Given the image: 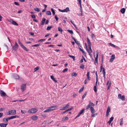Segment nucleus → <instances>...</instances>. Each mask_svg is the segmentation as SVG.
Masks as SVG:
<instances>
[{
	"mask_svg": "<svg viewBox=\"0 0 127 127\" xmlns=\"http://www.w3.org/2000/svg\"><path fill=\"white\" fill-rule=\"evenodd\" d=\"M40 45V44H34L32 46V47H36L38 46H39Z\"/></svg>",
	"mask_w": 127,
	"mask_h": 127,
	"instance_id": "de8ad7c7",
	"label": "nucleus"
},
{
	"mask_svg": "<svg viewBox=\"0 0 127 127\" xmlns=\"http://www.w3.org/2000/svg\"><path fill=\"white\" fill-rule=\"evenodd\" d=\"M0 94L1 96L3 97L7 96L5 93L2 90H0Z\"/></svg>",
	"mask_w": 127,
	"mask_h": 127,
	"instance_id": "7ed1b4c3",
	"label": "nucleus"
},
{
	"mask_svg": "<svg viewBox=\"0 0 127 127\" xmlns=\"http://www.w3.org/2000/svg\"><path fill=\"white\" fill-rule=\"evenodd\" d=\"M125 8H122L120 10L122 14H124L125 13Z\"/></svg>",
	"mask_w": 127,
	"mask_h": 127,
	"instance_id": "412c9836",
	"label": "nucleus"
},
{
	"mask_svg": "<svg viewBox=\"0 0 127 127\" xmlns=\"http://www.w3.org/2000/svg\"><path fill=\"white\" fill-rule=\"evenodd\" d=\"M10 112H11V113L12 114V115H15L16 114V111L15 110H10Z\"/></svg>",
	"mask_w": 127,
	"mask_h": 127,
	"instance_id": "4468645a",
	"label": "nucleus"
},
{
	"mask_svg": "<svg viewBox=\"0 0 127 127\" xmlns=\"http://www.w3.org/2000/svg\"><path fill=\"white\" fill-rule=\"evenodd\" d=\"M73 108V107H71L70 108H69V109H67V111H71V110H72V109Z\"/></svg>",
	"mask_w": 127,
	"mask_h": 127,
	"instance_id": "0e129e2a",
	"label": "nucleus"
},
{
	"mask_svg": "<svg viewBox=\"0 0 127 127\" xmlns=\"http://www.w3.org/2000/svg\"><path fill=\"white\" fill-rule=\"evenodd\" d=\"M51 10L52 12L53 15H55V12L54 9H53V8H51Z\"/></svg>",
	"mask_w": 127,
	"mask_h": 127,
	"instance_id": "e433bc0d",
	"label": "nucleus"
},
{
	"mask_svg": "<svg viewBox=\"0 0 127 127\" xmlns=\"http://www.w3.org/2000/svg\"><path fill=\"white\" fill-rule=\"evenodd\" d=\"M92 107L90 104H89L88 105L86 106V109H88L90 108V107Z\"/></svg>",
	"mask_w": 127,
	"mask_h": 127,
	"instance_id": "49530a36",
	"label": "nucleus"
},
{
	"mask_svg": "<svg viewBox=\"0 0 127 127\" xmlns=\"http://www.w3.org/2000/svg\"><path fill=\"white\" fill-rule=\"evenodd\" d=\"M14 4L17 5H19V4L18 2H14Z\"/></svg>",
	"mask_w": 127,
	"mask_h": 127,
	"instance_id": "bf43d9fd",
	"label": "nucleus"
},
{
	"mask_svg": "<svg viewBox=\"0 0 127 127\" xmlns=\"http://www.w3.org/2000/svg\"><path fill=\"white\" fill-rule=\"evenodd\" d=\"M52 28V26H48L47 28V30L48 31H49L50 30L51 28Z\"/></svg>",
	"mask_w": 127,
	"mask_h": 127,
	"instance_id": "4c0bfd02",
	"label": "nucleus"
},
{
	"mask_svg": "<svg viewBox=\"0 0 127 127\" xmlns=\"http://www.w3.org/2000/svg\"><path fill=\"white\" fill-rule=\"evenodd\" d=\"M102 73L103 74H105V69L104 68H103V69L102 70Z\"/></svg>",
	"mask_w": 127,
	"mask_h": 127,
	"instance_id": "4d7b16f0",
	"label": "nucleus"
},
{
	"mask_svg": "<svg viewBox=\"0 0 127 127\" xmlns=\"http://www.w3.org/2000/svg\"><path fill=\"white\" fill-rule=\"evenodd\" d=\"M79 49L80 50V51H81V52H82L83 53V54H84L85 53V52L83 49H82L80 48H79Z\"/></svg>",
	"mask_w": 127,
	"mask_h": 127,
	"instance_id": "5fc2aeb1",
	"label": "nucleus"
},
{
	"mask_svg": "<svg viewBox=\"0 0 127 127\" xmlns=\"http://www.w3.org/2000/svg\"><path fill=\"white\" fill-rule=\"evenodd\" d=\"M18 43L19 45L22 48L24 46V45L22 44V43L19 40H18Z\"/></svg>",
	"mask_w": 127,
	"mask_h": 127,
	"instance_id": "5701e85b",
	"label": "nucleus"
},
{
	"mask_svg": "<svg viewBox=\"0 0 127 127\" xmlns=\"http://www.w3.org/2000/svg\"><path fill=\"white\" fill-rule=\"evenodd\" d=\"M51 79H52V80H53L54 78V77L53 75H51Z\"/></svg>",
	"mask_w": 127,
	"mask_h": 127,
	"instance_id": "774afa93",
	"label": "nucleus"
},
{
	"mask_svg": "<svg viewBox=\"0 0 127 127\" xmlns=\"http://www.w3.org/2000/svg\"><path fill=\"white\" fill-rule=\"evenodd\" d=\"M57 106H54L49 107L48 109H46L44 111L45 113L49 112L51 111L54 110L56 108H57Z\"/></svg>",
	"mask_w": 127,
	"mask_h": 127,
	"instance_id": "f257e3e1",
	"label": "nucleus"
},
{
	"mask_svg": "<svg viewBox=\"0 0 127 127\" xmlns=\"http://www.w3.org/2000/svg\"><path fill=\"white\" fill-rule=\"evenodd\" d=\"M55 18L56 19V21H57L58 20V18L57 17V15H55Z\"/></svg>",
	"mask_w": 127,
	"mask_h": 127,
	"instance_id": "6e6d98bb",
	"label": "nucleus"
},
{
	"mask_svg": "<svg viewBox=\"0 0 127 127\" xmlns=\"http://www.w3.org/2000/svg\"><path fill=\"white\" fill-rule=\"evenodd\" d=\"M38 119V117L37 116H33L31 117V119L33 121H35Z\"/></svg>",
	"mask_w": 127,
	"mask_h": 127,
	"instance_id": "9b49d317",
	"label": "nucleus"
},
{
	"mask_svg": "<svg viewBox=\"0 0 127 127\" xmlns=\"http://www.w3.org/2000/svg\"><path fill=\"white\" fill-rule=\"evenodd\" d=\"M46 20V19L45 18H42V20L41 21V25H43L44 24Z\"/></svg>",
	"mask_w": 127,
	"mask_h": 127,
	"instance_id": "dca6fc26",
	"label": "nucleus"
},
{
	"mask_svg": "<svg viewBox=\"0 0 127 127\" xmlns=\"http://www.w3.org/2000/svg\"><path fill=\"white\" fill-rule=\"evenodd\" d=\"M19 45L16 42H15V44L14 46H12V48L15 50H16L18 49Z\"/></svg>",
	"mask_w": 127,
	"mask_h": 127,
	"instance_id": "0eeeda50",
	"label": "nucleus"
},
{
	"mask_svg": "<svg viewBox=\"0 0 127 127\" xmlns=\"http://www.w3.org/2000/svg\"><path fill=\"white\" fill-rule=\"evenodd\" d=\"M69 106V104H67L65 106L63 107H61L60 109L61 110H64L67 108Z\"/></svg>",
	"mask_w": 127,
	"mask_h": 127,
	"instance_id": "20e7f679",
	"label": "nucleus"
},
{
	"mask_svg": "<svg viewBox=\"0 0 127 127\" xmlns=\"http://www.w3.org/2000/svg\"><path fill=\"white\" fill-rule=\"evenodd\" d=\"M46 14L48 15H51V13L50 11H48L46 12Z\"/></svg>",
	"mask_w": 127,
	"mask_h": 127,
	"instance_id": "bb28decb",
	"label": "nucleus"
},
{
	"mask_svg": "<svg viewBox=\"0 0 127 127\" xmlns=\"http://www.w3.org/2000/svg\"><path fill=\"white\" fill-rule=\"evenodd\" d=\"M22 48H23V49L26 51H28L29 50V49H27L26 48V47L24 46Z\"/></svg>",
	"mask_w": 127,
	"mask_h": 127,
	"instance_id": "7c9ffc66",
	"label": "nucleus"
},
{
	"mask_svg": "<svg viewBox=\"0 0 127 127\" xmlns=\"http://www.w3.org/2000/svg\"><path fill=\"white\" fill-rule=\"evenodd\" d=\"M114 119V118L113 117H112L110 119V120L112 122L113 121Z\"/></svg>",
	"mask_w": 127,
	"mask_h": 127,
	"instance_id": "052dcab7",
	"label": "nucleus"
},
{
	"mask_svg": "<svg viewBox=\"0 0 127 127\" xmlns=\"http://www.w3.org/2000/svg\"><path fill=\"white\" fill-rule=\"evenodd\" d=\"M77 74L76 72H74L71 74L72 76H76L77 75Z\"/></svg>",
	"mask_w": 127,
	"mask_h": 127,
	"instance_id": "c9c22d12",
	"label": "nucleus"
},
{
	"mask_svg": "<svg viewBox=\"0 0 127 127\" xmlns=\"http://www.w3.org/2000/svg\"><path fill=\"white\" fill-rule=\"evenodd\" d=\"M68 70V68H65L63 70V72H65L67 71Z\"/></svg>",
	"mask_w": 127,
	"mask_h": 127,
	"instance_id": "3c124183",
	"label": "nucleus"
},
{
	"mask_svg": "<svg viewBox=\"0 0 127 127\" xmlns=\"http://www.w3.org/2000/svg\"><path fill=\"white\" fill-rule=\"evenodd\" d=\"M115 56L114 54H113L111 56L110 59L109 60V62L111 63L113 62L114 60L115 59Z\"/></svg>",
	"mask_w": 127,
	"mask_h": 127,
	"instance_id": "9d476101",
	"label": "nucleus"
},
{
	"mask_svg": "<svg viewBox=\"0 0 127 127\" xmlns=\"http://www.w3.org/2000/svg\"><path fill=\"white\" fill-rule=\"evenodd\" d=\"M7 124H8L1 123L0 124V126L1 127H6Z\"/></svg>",
	"mask_w": 127,
	"mask_h": 127,
	"instance_id": "2eb2a0df",
	"label": "nucleus"
},
{
	"mask_svg": "<svg viewBox=\"0 0 127 127\" xmlns=\"http://www.w3.org/2000/svg\"><path fill=\"white\" fill-rule=\"evenodd\" d=\"M10 111H9L7 113V115H12V114L11 113V112H10Z\"/></svg>",
	"mask_w": 127,
	"mask_h": 127,
	"instance_id": "13d9d810",
	"label": "nucleus"
},
{
	"mask_svg": "<svg viewBox=\"0 0 127 127\" xmlns=\"http://www.w3.org/2000/svg\"><path fill=\"white\" fill-rule=\"evenodd\" d=\"M87 51L89 53V55H90V57H92V55L91 53V52H90L89 51V49H88V48L87 49Z\"/></svg>",
	"mask_w": 127,
	"mask_h": 127,
	"instance_id": "ea45409f",
	"label": "nucleus"
},
{
	"mask_svg": "<svg viewBox=\"0 0 127 127\" xmlns=\"http://www.w3.org/2000/svg\"><path fill=\"white\" fill-rule=\"evenodd\" d=\"M118 98L121 99L122 100H124L125 99V97L124 95L122 96L121 94H119L118 95Z\"/></svg>",
	"mask_w": 127,
	"mask_h": 127,
	"instance_id": "423d86ee",
	"label": "nucleus"
},
{
	"mask_svg": "<svg viewBox=\"0 0 127 127\" xmlns=\"http://www.w3.org/2000/svg\"><path fill=\"white\" fill-rule=\"evenodd\" d=\"M110 107L109 106H108V107L106 112L109 113L110 112Z\"/></svg>",
	"mask_w": 127,
	"mask_h": 127,
	"instance_id": "c85d7f7f",
	"label": "nucleus"
},
{
	"mask_svg": "<svg viewBox=\"0 0 127 127\" xmlns=\"http://www.w3.org/2000/svg\"><path fill=\"white\" fill-rule=\"evenodd\" d=\"M63 119L65 121L66 120H67L68 119V117H65Z\"/></svg>",
	"mask_w": 127,
	"mask_h": 127,
	"instance_id": "8fccbe9b",
	"label": "nucleus"
},
{
	"mask_svg": "<svg viewBox=\"0 0 127 127\" xmlns=\"http://www.w3.org/2000/svg\"><path fill=\"white\" fill-rule=\"evenodd\" d=\"M87 42L88 44V46L91 45V42L90 41L88 37H87Z\"/></svg>",
	"mask_w": 127,
	"mask_h": 127,
	"instance_id": "4be33fe9",
	"label": "nucleus"
},
{
	"mask_svg": "<svg viewBox=\"0 0 127 127\" xmlns=\"http://www.w3.org/2000/svg\"><path fill=\"white\" fill-rule=\"evenodd\" d=\"M89 104H90V106L92 107L94 106L95 105V104L93 103V102H91L90 100L89 101Z\"/></svg>",
	"mask_w": 127,
	"mask_h": 127,
	"instance_id": "aec40b11",
	"label": "nucleus"
},
{
	"mask_svg": "<svg viewBox=\"0 0 127 127\" xmlns=\"http://www.w3.org/2000/svg\"><path fill=\"white\" fill-rule=\"evenodd\" d=\"M108 44H109V45L110 46H111L113 47H115V46L111 43H108Z\"/></svg>",
	"mask_w": 127,
	"mask_h": 127,
	"instance_id": "cd10ccee",
	"label": "nucleus"
},
{
	"mask_svg": "<svg viewBox=\"0 0 127 127\" xmlns=\"http://www.w3.org/2000/svg\"><path fill=\"white\" fill-rule=\"evenodd\" d=\"M14 78L16 79H19L20 78L19 76L17 74H15L13 75Z\"/></svg>",
	"mask_w": 127,
	"mask_h": 127,
	"instance_id": "ddd939ff",
	"label": "nucleus"
},
{
	"mask_svg": "<svg viewBox=\"0 0 127 127\" xmlns=\"http://www.w3.org/2000/svg\"><path fill=\"white\" fill-rule=\"evenodd\" d=\"M70 22H71V23L75 27L76 29H77V27L76 25L71 20H70Z\"/></svg>",
	"mask_w": 127,
	"mask_h": 127,
	"instance_id": "79ce46f5",
	"label": "nucleus"
},
{
	"mask_svg": "<svg viewBox=\"0 0 127 127\" xmlns=\"http://www.w3.org/2000/svg\"><path fill=\"white\" fill-rule=\"evenodd\" d=\"M68 56L69 57L72 58L73 59V60L74 61L75 60V57L74 56H73L71 55H68Z\"/></svg>",
	"mask_w": 127,
	"mask_h": 127,
	"instance_id": "a878e982",
	"label": "nucleus"
},
{
	"mask_svg": "<svg viewBox=\"0 0 127 127\" xmlns=\"http://www.w3.org/2000/svg\"><path fill=\"white\" fill-rule=\"evenodd\" d=\"M8 21L9 22H10L11 23V24L13 25L17 26H18V24L16 23V22L13 19H10Z\"/></svg>",
	"mask_w": 127,
	"mask_h": 127,
	"instance_id": "1a4fd4ad",
	"label": "nucleus"
},
{
	"mask_svg": "<svg viewBox=\"0 0 127 127\" xmlns=\"http://www.w3.org/2000/svg\"><path fill=\"white\" fill-rule=\"evenodd\" d=\"M21 113L22 114H24L26 112V111H24V112L22 110H21Z\"/></svg>",
	"mask_w": 127,
	"mask_h": 127,
	"instance_id": "69168bd1",
	"label": "nucleus"
},
{
	"mask_svg": "<svg viewBox=\"0 0 127 127\" xmlns=\"http://www.w3.org/2000/svg\"><path fill=\"white\" fill-rule=\"evenodd\" d=\"M65 12H67L68 11H69L70 10L68 7H67L65 9H64Z\"/></svg>",
	"mask_w": 127,
	"mask_h": 127,
	"instance_id": "c756f323",
	"label": "nucleus"
},
{
	"mask_svg": "<svg viewBox=\"0 0 127 127\" xmlns=\"http://www.w3.org/2000/svg\"><path fill=\"white\" fill-rule=\"evenodd\" d=\"M9 118V117L6 118H4L3 119V120L4 122H5V123L7 124L8 123V120H10Z\"/></svg>",
	"mask_w": 127,
	"mask_h": 127,
	"instance_id": "f8f14e48",
	"label": "nucleus"
},
{
	"mask_svg": "<svg viewBox=\"0 0 127 127\" xmlns=\"http://www.w3.org/2000/svg\"><path fill=\"white\" fill-rule=\"evenodd\" d=\"M98 51H96V56L95 58V60L94 62V64L95 65H96V63L98 64Z\"/></svg>",
	"mask_w": 127,
	"mask_h": 127,
	"instance_id": "6e6552de",
	"label": "nucleus"
},
{
	"mask_svg": "<svg viewBox=\"0 0 127 127\" xmlns=\"http://www.w3.org/2000/svg\"><path fill=\"white\" fill-rule=\"evenodd\" d=\"M85 65L83 64H82L80 66V68L82 69H84L85 68Z\"/></svg>",
	"mask_w": 127,
	"mask_h": 127,
	"instance_id": "b1692460",
	"label": "nucleus"
},
{
	"mask_svg": "<svg viewBox=\"0 0 127 127\" xmlns=\"http://www.w3.org/2000/svg\"><path fill=\"white\" fill-rule=\"evenodd\" d=\"M4 46H5V47H6V48H7V49L8 50V46L6 45V44H4Z\"/></svg>",
	"mask_w": 127,
	"mask_h": 127,
	"instance_id": "e2e57ef3",
	"label": "nucleus"
},
{
	"mask_svg": "<svg viewBox=\"0 0 127 127\" xmlns=\"http://www.w3.org/2000/svg\"><path fill=\"white\" fill-rule=\"evenodd\" d=\"M26 84H22L21 86V89L22 92H24L26 89Z\"/></svg>",
	"mask_w": 127,
	"mask_h": 127,
	"instance_id": "39448f33",
	"label": "nucleus"
},
{
	"mask_svg": "<svg viewBox=\"0 0 127 127\" xmlns=\"http://www.w3.org/2000/svg\"><path fill=\"white\" fill-rule=\"evenodd\" d=\"M84 110V109H82L79 113L81 115L83 112Z\"/></svg>",
	"mask_w": 127,
	"mask_h": 127,
	"instance_id": "c03bdc74",
	"label": "nucleus"
},
{
	"mask_svg": "<svg viewBox=\"0 0 127 127\" xmlns=\"http://www.w3.org/2000/svg\"><path fill=\"white\" fill-rule=\"evenodd\" d=\"M58 31H59L61 32V34H62V32L63 31V30H62V29L60 27H58Z\"/></svg>",
	"mask_w": 127,
	"mask_h": 127,
	"instance_id": "72a5a7b5",
	"label": "nucleus"
},
{
	"mask_svg": "<svg viewBox=\"0 0 127 127\" xmlns=\"http://www.w3.org/2000/svg\"><path fill=\"white\" fill-rule=\"evenodd\" d=\"M39 69V67L38 66L37 67H36L35 68H34V72L36 71L37 70H38Z\"/></svg>",
	"mask_w": 127,
	"mask_h": 127,
	"instance_id": "37998d69",
	"label": "nucleus"
},
{
	"mask_svg": "<svg viewBox=\"0 0 127 127\" xmlns=\"http://www.w3.org/2000/svg\"><path fill=\"white\" fill-rule=\"evenodd\" d=\"M91 37L92 38V39H94L95 37V35L93 34H92L91 35Z\"/></svg>",
	"mask_w": 127,
	"mask_h": 127,
	"instance_id": "864d4df0",
	"label": "nucleus"
},
{
	"mask_svg": "<svg viewBox=\"0 0 127 127\" xmlns=\"http://www.w3.org/2000/svg\"><path fill=\"white\" fill-rule=\"evenodd\" d=\"M46 39H41L39 40L38 41V42H43V41H44Z\"/></svg>",
	"mask_w": 127,
	"mask_h": 127,
	"instance_id": "58836bf2",
	"label": "nucleus"
},
{
	"mask_svg": "<svg viewBox=\"0 0 127 127\" xmlns=\"http://www.w3.org/2000/svg\"><path fill=\"white\" fill-rule=\"evenodd\" d=\"M75 43L78 45H80V43L78 41H77V40L75 41Z\"/></svg>",
	"mask_w": 127,
	"mask_h": 127,
	"instance_id": "603ef678",
	"label": "nucleus"
},
{
	"mask_svg": "<svg viewBox=\"0 0 127 127\" xmlns=\"http://www.w3.org/2000/svg\"><path fill=\"white\" fill-rule=\"evenodd\" d=\"M94 91L95 92H97V90L96 89V86H94Z\"/></svg>",
	"mask_w": 127,
	"mask_h": 127,
	"instance_id": "a19ab883",
	"label": "nucleus"
},
{
	"mask_svg": "<svg viewBox=\"0 0 127 127\" xmlns=\"http://www.w3.org/2000/svg\"><path fill=\"white\" fill-rule=\"evenodd\" d=\"M31 17L33 18V19H35L36 18V16H35L33 14H32L31 15Z\"/></svg>",
	"mask_w": 127,
	"mask_h": 127,
	"instance_id": "a18cd8bd",
	"label": "nucleus"
},
{
	"mask_svg": "<svg viewBox=\"0 0 127 127\" xmlns=\"http://www.w3.org/2000/svg\"><path fill=\"white\" fill-rule=\"evenodd\" d=\"M88 46H89V51L90 52L92 53L93 51L91 49V45H89Z\"/></svg>",
	"mask_w": 127,
	"mask_h": 127,
	"instance_id": "2f4dec72",
	"label": "nucleus"
},
{
	"mask_svg": "<svg viewBox=\"0 0 127 127\" xmlns=\"http://www.w3.org/2000/svg\"><path fill=\"white\" fill-rule=\"evenodd\" d=\"M67 31L71 34H73V32L72 30H68Z\"/></svg>",
	"mask_w": 127,
	"mask_h": 127,
	"instance_id": "f704fd0d",
	"label": "nucleus"
},
{
	"mask_svg": "<svg viewBox=\"0 0 127 127\" xmlns=\"http://www.w3.org/2000/svg\"><path fill=\"white\" fill-rule=\"evenodd\" d=\"M90 109L91 113L92 114L94 113L95 110L94 108L93 107H91Z\"/></svg>",
	"mask_w": 127,
	"mask_h": 127,
	"instance_id": "6ab92c4d",
	"label": "nucleus"
},
{
	"mask_svg": "<svg viewBox=\"0 0 127 127\" xmlns=\"http://www.w3.org/2000/svg\"><path fill=\"white\" fill-rule=\"evenodd\" d=\"M16 117H17V118H18L19 117V116H17V115L11 116L10 117H9V119H10V120L11 119H13L15 118Z\"/></svg>",
	"mask_w": 127,
	"mask_h": 127,
	"instance_id": "a211bd4d",
	"label": "nucleus"
},
{
	"mask_svg": "<svg viewBox=\"0 0 127 127\" xmlns=\"http://www.w3.org/2000/svg\"><path fill=\"white\" fill-rule=\"evenodd\" d=\"M3 113H0V118H1L2 117L3 115Z\"/></svg>",
	"mask_w": 127,
	"mask_h": 127,
	"instance_id": "338daca9",
	"label": "nucleus"
},
{
	"mask_svg": "<svg viewBox=\"0 0 127 127\" xmlns=\"http://www.w3.org/2000/svg\"><path fill=\"white\" fill-rule=\"evenodd\" d=\"M84 89V87H82L79 90V93H80L83 91Z\"/></svg>",
	"mask_w": 127,
	"mask_h": 127,
	"instance_id": "473e14b6",
	"label": "nucleus"
},
{
	"mask_svg": "<svg viewBox=\"0 0 127 127\" xmlns=\"http://www.w3.org/2000/svg\"><path fill=\"white\" fill-rule=\"evenodd\" d=\"M29 33L30 35L32 36L34 35V33L33 32H29Z\"/></svg>",
	"mask_w": 127,
	"mask_h": 127,
	"instance_id": "680f3d73",
	"label": "nucleus"
},
{
	"mask_svg": "<svg viewBox=\"0 0 127 127\" xmlns=\"http://www.w3.org/2000/svg\"><path fill=\"white\" fill-rule=\"evenodd\" d=\"M86 94H87V92H85V93L83 95V96H82V98L83 99L86 96Z\"/></svg>",
	"mask_w": 127,
	"mask_h": 127,
	"instance_id": "09e8293b",
	"label": "nucleus"
},
{
	"mask_svg": "<svg viewBox=\"0 0 127 127\" xmlns=\"http://www.w3.org/2000/svg\"><path fill=\"white\" fill-rule=\"evenodd\" d=\"M120 124L121 126L123 125V118H121L120 120Z\"/></svg>",
	"mask_w": 127,
	"mask_h": 127,
	"instance_id": "f3484780",
	"label": "nucleus"
},
{
	"mask_svg": "<svg viewBox=\"0 0 127 127\" xmlns=\"http://www.w3.org/2000/svg\"><path fill=\"white\" fill-rule=\"evenodd\" d=\"M34 10L37 12H39L40 11V9L37 7H35L34 8Z\"/></svg>",
	"mask_w": 127,
	"mask_h": 127,
	"instance_id": "393cba45",
	"label": "nucleus"
},
{
	"mask_svg": "<svg viewBox=\"0 0 127 127\" xmlns=\"http://www.w3.org/2000/svg\"><path fill=\"white\" fill-rule=\"evenodd\" d=\"M37 111L38 110L37 108H34L29 110L28 112L30 113L34 114L37 112Z\"/></svg>",
	"mask_w": 127,
	"mask_h": 127,
	"instance_id": "f03ea898",
	"label": "nucleus"
}]
</instances>
